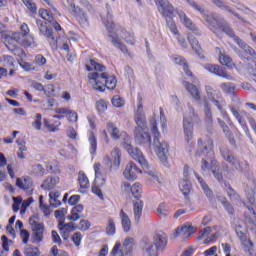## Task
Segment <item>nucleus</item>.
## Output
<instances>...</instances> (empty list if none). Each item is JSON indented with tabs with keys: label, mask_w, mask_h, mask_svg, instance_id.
Masks as SVG:
<instances>
[{
	"label": "nucleus",
	"mask_w": 256,
	"mask_h": 256,
	"mask_svg": "<svg viewBox=\"0 0 256 256\" xmlns=\"http://www.w3.org/2000/svg\"><path fill=\"white\" fill-rule=\"evenodd\" d=\"M206 21L208 23V29H210V31H212L216 37H221V35L225 33L228 35V37L234 39L235 43H237V45L240 47V50L238 51L239 57H241V59L244 61H247L248 71L253 73V75H256L255 50L251 46L247 45L245 41L235 35V31H233V28L229 26V23H227L225 19L213 16L206 19Z\"/></svg>",
	"instance_id": "obj_1"
},
{
	"label": "nucleus",
	"mask_w": 256,
	"mask_h": 256,
	"mask_svg": "<svg viewBox=\"0 0 256 256\" xmlns=\"http://www.w3.org/2000/svg\"><path fill=\"white\" fill-rule=\"evenodd\" d=\"M85 69L90 72L88 73V83L94 91L98 93H105L107 89L109 91H115L117 87V76L105 72V69H107L105 65L90 59L89 63L85 64Z\"/></svg>",
	"instance_id": "obj_2"
},
{
	"label": "nucleus",
	"mask_w": 256,
	"mask_h": 256,
	"mask_svg": "<svg viewBox=\"0 0 256 256\" xmlns=\"http://www.w3.org/2000/svg\"><path fill=\"white\" fill-rule=\"evenodd\" d=\"M154 1L160 15H162L164 19H174L175 13H176L181 23L184 25V27H186V29L194 33L196 37H201L202 35L201 30H199L197 25L193 23V20H191V18L187 17V14H185L183 10L174 8L173 4H171L169 0H154Z\"/></svg>",
	"instance_id": "obj_3"
},
{
	"label": "nucleus",
	"mask_w": 256,
	"mask_h": 256,
	"mask_svg": "<svg viewBox=\"0 0 256 256\" xmlns=\"http://www.w3.org/2000/svg\"><path fill=\"white\" fill-rule=\"evenodd\" d=\"M137 101L138 108L134 116V121L137 125L134 130L135 139L140 145H148L151 147V134H149L145 112H143V97L141 94H138Z\"/></svg>",
	"instance_id": "obj_4"
},
{
	"label": "nucleus",
	"mask_w": 256,
	"mask_h": 256,
	"mask_svg": "<svg viewBox=\"0 0 256 256\" xmlns=\"http://www.w3.org/2000/svg\"><path fill=\"white\" fill-rule=\"evenodd\" d=\"M152 135L154 137L153 145L156 147V153L159 157L161 163H167V155L169 154V144L166 142H159V137H161V133H159V129L157 128V120L152 118L150 121Z\"/></svg>",
	"instance_id": "obj_5"
},
{
	"label": "nucleus",
	"mask_w": 256,
	"mask_h": 256,
	"mask_svg": "<svg viewBox=\"0 0 256 256\" xmlns=\"http://www.w3.org/2000/svg\"><path fill=\"white\" fill-rule=\"evenodd\" d=\"M104 26L106 27V30L108 31V37L111 39L112 45L114 47H117L122 51V53H129V50L127 49V46L121 42V39H119V35L115 33V22H113V16L111 14H107V20L103 21Z\"/></svg>",
	"instance_id": "obj_6"
},
{
	"label": "nucleus",
	"mask_w": 256,
	"mask_h": 256,
	"mask_svg": "<svg viewBox=\"0 0 256 256\" xmlns=\"http://www.w3.org/2000/svg\"><path fill=\"white\" fill-rule=\"evenodd\" d=\"M220 155L222 159L229 163L236 171L243 172L245 171V169H249V162H247V160L240 161L239 159H237V157L233 155V152H231L229 148H221Z\"/></svg>",
	"instance_id": "obj_7"
},
{
	"label": "nucleus",
	"mask_w": 256,
	"mask_h": 256,
	"mask_svg": "<svg viewBox=\"0 0 256 256\" xmlns=\"http://www.w3.org/2000/svg\"><path fill=\"white\" fill-rule=\"evenodd\" d=\"M28 223L32 229V241L33 243H43L45 237V224L39 222L37 216H31Z\"/></svg>",
	"instance_id": "obj_8"
},
{
	"label": "nucleus",
	"mask_w": 256,
	"mask_h": 256,
	"mask_svg": "<svg viewBox=\"0 0 256 256\" xmlns=\"http://www.w3.org/2000/svg\"><path fill=\"white\" fill-rule=\"evenodd\" d=\"M129 154L131 155L132 159L137 161L139 165H141L142 169L144 170V173H147L150 175V177H153L156 179V181H159V178H157V172L149 170V162L147 159H145V155H143V152L139 150V148H132L129 150Z\"/></svg>",
	"instance_id": "obj_9"
},
{
	"label": "nucleus",
	"mask_w": 256,
	"mask_h": 256,
	"mask_svg": "<svg viewBox=\"0 0 256 256\" xmlns=\"http://www.w3.org/2000/svg\"><path fill=\"white\" fill-rule=\"evenodd\" d=\"M104 164L108 167V171H118L121 167V149L114 148L109 155L104 157Z\"/></svg>",
	"instance_id": "obj_10"
},
{
	"label": "nucleus",
	"mask_w": 256,
	"mask_h": 256,
	"mask_svg": "<svg viewBox=\"0 0 256 256\" xmlns=\"http://www.w3.org/2000/svg\"><path fill=\"white\" fill-rule=\"evenodd\" d=\"M22 38L23 35L21 32L13 33L12 36L6 35L4 38L5 47H7L9 51H17V49H19V45H21Z\"/></svg>",
	"instance_id": "obj_11"
},
{
	"label": "nucleus",
	"mask_w": 256,
	"mask_h": 256,
	"mask_svg": "<svg viewBox=\"0 0 256 256\" xmlns=\"http://www.w3.org/2000/svg\"><path fill=\"white\" fill-rule=\"evenodd\" d=\"M141 173H143V171L137 167V164H135V162H130L126 165L123 176L128 181H135L137 176L141 175Z\"/></svg>",
	"instance_id": "obj_12"
},
{
	"label": "nucleus",
	"mask_w": 256,
	"mask_h": 256,
	"mask_svg": "<svg viewBox=\"0 0 256 256\" xmlns=\"http://www.w3.org/2000/svg\"><path fill=\"white\" fill-rule=\"evenodd\" d=\"M204 68L206 69V71L212 73L213 75H217L218 77H222L223 79H228V81H233V76L229 75L223 67L217 64H206Z\"/></svg>",
	"instance_id": "obj_13"
},
{
	"label": "nucleus",
	"mask_w": 256,
	"mask_h": 256,
	"mask_svg": "<svg viewBox=\"0 0 256 256\" xmlns=\"http://www.w3.org/2000/svg\"><path fill=\"white\" fill-rule=\"evenodd\" d=\"M16 187L25 191V193H29V195L33 194V178L29 176H22L21 178H16Z\"/></svg>",
	"instance_id": "obj_14"
},
{
	"label": "nucleus",
	"mask_w": 256,
	"mask_h": 256,
	"mask_svg": "<svg viewBox=\"0 0 256 256\" xmlns=\"http://www.w3.org/2000/svg\"><path fill=\"white\" fill-rule=\"evenodd\" d=\"M124 189L125 191H130L135 201H141V197H143V188L141 187V183L136 182L132 186L129 183H124Z\"/></svg>",
	"instance_id": "obj_15"
},
{
	"label": "nucleus",
	"mask_w": 256,
	"mask_h": 256,
	"mask_svg": "<svg viewBox=\"0 0 256 256\" xmlns=\"http://www.w3.org/2000/svg\"><path fill=\"white\" fill-rule=\"evenodd\" d=\"M202 171H207V169H210L217 181L219 183H223V173L221 172V168L218 165L211 164L207 162V160L202 161L201 166Z\"/></svg>",
	"instance_id": "obj_16"
},
{
	"label": "nucleus",
	"mask_w": 256,
	"mask_h": 256,
	"mask_svg": "<svg viewBox=\"0 0 256 256\" xmlns=\"http://www.w3.org/2000/svg\"><path fill=\"white\" fill-rule=\"evenodd\" d=\"M58 228L64 241H67V239H69V233H73V231L77 230V226H75L73 222H59Z\"/></svg>",
	"instance_id": "obj_17"
},
{
	"label": "nucleus",
	"mask_w": 256,
	"mask_h": 256,
	"mask_svg": "<svg viewBox=\"0 0 256 256\" xmlns=\"http://www.w3.org/2000/svg\"><path fill=\"white\" fill-rule=\"evenodd\" d=\"M153 239L156 251H163L166 249L167 243H169V238H167V234L165 233L155 234Z\"/></svg>",
	"instance_id": "obj_18"
},
{
	"label": "nucleus",
	"mask_w": 256,
	"mask_h": 256,
	"mask_svg": "<svg viewBox=\"0 0 256 256\" xmlns=\"http://www.w3.org/2000/svg\"><path fill=\"white\" fill-rule=\"evenodd\" d=\"M216 53L219 55V63L228 67V69H235V63H233V58L229 55L223 53L220 47L215 48Z\"/></svg>",
	"instance_id": "obj_19"
},
{
	"label": "nucleus",
	"mask_w": 256,
	"mask_h": 256,
	"mask_svg": "<svg viewBox=\"0 0 256 256\" xmlns=\"http://www.w3.org/2000/svg\"><path fill=\"white\" fill-rule=\"evenodd\" d=\"M188 43L191 45L193 51H195L196 55H198L199 59H205V54L203 53V48L193 34H188Z\"/></svg>",
	"instance_id": "obj_20"
},
{
	"label": "nucleus",
	"mask_w": 256,
	"mask_h": 256,
	"mask_svg": "<svg viewBox=\"0 0 256 256\" xmlns=\"http://www.w3.org/2000/svg\"><path fill=\"white\" fill-rule=\"evenodd\" d=\"M183 85L186 91L189 93V95H191L193 99H195V101H201V90L199 87H197V85L187 81H184Z\"/></svg>",
	"instance_id": "obj_21"
},
{
	"label": "nucleus",
	"mask_w": 256,
	"mask_h": 256,
	"mask_svg": "<svg viewBox=\"0 0 256 256\" xmlns=\"http://www.w3.org/2000/svg\"><path fill=\"white\" fill-rule=\"evenodd\" d=\"M93 169L95 173L96 183H98V181H102V183H105L107 181L108 170H106L99 162L93 165Z\"/></svg>",
	"instance_id": "obj_22"
},
{
	"label": "nucleus",
	"mask_w": 256,
	"mask_h": 256,
	"mask_svg": "<svg viewBox=\"0 0 256 256\" xmlns=\"http://www.w3.org/2000/svg\"><path fill=\"white\" fill-rule=\"evenodd\" d=\"M248 211L244 213V217L248 225L250 226L251 231L256 229V210L254 206H247Z\"/></svg>",
	"instance_id": "obj_23"
},
{
	"label": "nucleus",
	"mask_w": 256,
	"mask_h": 256,
	"mask_svg": "<svg viewBox=\"0 0 256 256\" xmlns=\"http://www.w3.org/2000/svg\"><path fill=\"white\" fill-rule=\"evenodd\" d=\"M72 13L80 25H83L89 21L87 10H84L79 6H74L72 8Z\"/></svg>",
	"instance_id": "obj_24"
},
{
	"label": "nucleus",
	"mask_w": 256,
	"mask_h": 256,
	"mask_svg": "<svg viewBox=\"0 0 256 256\" xmlns=\"http://www.w3.org/2000/svg\"><path fill=\"white\" fill-rule=\"evenodd\" d=\"M172 61L175 65H182L183 71L187 77H193V72L189 68V63H187V59H185V57L175 55L172 57Z\"/></svg>",
	"instance_id": "obj_25"
},
{
	"label": "nucleus",
	"mask_w": 256,
	"mask_h": 256,
	"mask_svg": "<svg viewBox=\"0 0 256 256\" xmlns=\"http://www.w3.org/2000/svg\"><path fill=\"white\" fill-rule=\"evenodd\" d=\"M183 127L185 140L187 143H191L193 139V118L187 119V117H184Z\"/></svg>",
	"instance_id": "obj_26"
},
{
	"label": "nucleus",
	"mask_w": 256,
	"mask_h": 256,
	"mask_svg": "<svg viewBox=\"0 0 256 256\" xmlns=\"http://www.w3.org/2000/svg\"><path fill=\"white\" fill-rule=\"evenodd\" d=\"M44 127L49 131V133H57L61 127V121L57 118H44Z\"/></svg>",
	"instance_id": "obj_27"
},
{
	"label": "nucleus",
	"mask_w": 256,
	"mask_h": 256,
	"mask_svg": "<svg viewBox=\"0 0 256 256\" xmlns=\"http://www.w3.org/2000/svg\"><path fill=\"white\" fill-rule=\"evenodd\" d=\"M237 237L240 239L242 245L244 246V251L251 253L253 251V242L247 239V234L239 229H236Z\"/></svg>",
	"instance_id": "obj_28"
},
{
	"label": "nucleus",
	"mask_w": 256,
	"mask_h": 256,
	"mask_svg": "<svg viewBox=\"0 0 256 256\" xmlns=\"http://www.w3.org/2000/svg\"><path fill=\"white\" fill-rule=\"evenodd\" d=\"M143 207H145L143 200H135L133 202V213L136 223H140L141 221V217L143 216Z\"/></svg>",
	"instance_id": "obj_29"
},
{
	"label": "nucleus",
	"mask_w": 256,
	"mask_h": 256,
	"mask_svg": "<svg viewBox=\"0 0 256 256\" xmlns=\"http://www.w3.org/2000/svg\"><path fill=\"white\" fill-rule=\"evenodd\" d=\"M78 183L80 185V193H87V189L91 187V184L89 183V178L87 177V174L85 172L80 171L78 173Z\"/></svg>",
	"instance_id": "obj_30"
},
{
	"label": "nucleus",
	"mask_w": 256,
	"mask_h": 256,
	"mask_svg": "<svg viewBox=\"0 0 256 256\" xmlns=\"http://www.w3.org/2000/svg\"><path fill=\"white\" fill-rule=\"evenodd\" d=\"M198 148L201 153H208L209 151H213V139L211 137H207L206 139L198 140Z\"/></svg>",
	"instance_id": "obj_31"
},
{
	"label": "nucleus",
	"mask_w": 256,
	"mask_h": 256,
	"mask_svg": "<svg viewBox=\"0 0 256 256\" xmlns=\"http://www.w3.org/2000/svg\"><path fill=\"white\" fill-rule=\"evenodd\" d=\"M229 109L232 113V115L237 119L239 125H241L242 129L245 131V133H249V127L247 126V123L243 119V116L239 113V110L233 106H229Z\"/></svg>",
	"instance_id": "obj_32"
},
{
	"label": "nucleus",
	"mask_w": 256,
	"mask_h": 256,
	"mask_svg": "<svg viewBox=\"0 0 256 256\" xmlns=\"http://www.w3.org/2000/svg\"><path fill=\"white\" fill-rule=\"evenodd\" d=\"M193 233H195V227L191 223L176 229V235H182L183 237H191Z\"/></svg>",
	"instance_id": "obj_33"
},
{
	"label": "nucleus",
	"mask_w": 256,
	"mask_h": 256,
	"mask_svg": "<svg viewBox=\"0 0 256 256\" xmlns=\"http://www.w3.org/2000/svg\"><path fill=\"white\" fill-rule=\"evenodd\" d=\"M45 38L53 51H57V49H59V37L55 35V32H53V30L46 34Z\"/></svg>",
	"instance_id": "obj_34"
},
{
	"label": "nucleus",
	"mask_w": 256,
	"mask_h": 256,
	"mask_svg": "<svg viewBox=\"0 0 256 256\" xmlns=\"http://www.w3.org/2000/svg\"><path fill=\"white\" fill-rule=\"evenodd\" d=\"M120 219L122 223V228L125 233H129L131 231V219L129 215L126 214L125 210H120Z\"/></svg>",
	"instance_id": "obj_35"
},
{
	"label": "nucleus",
	"mask_w": 256,
	"mask_h": 256,
	"mask_svg": "<svg viewBox=\"0 0 256 256\" xmlns=\"http://www.w3.org/2000/svg\"><path fill=\"white\" fill-rule=\"evenodd\" d=\"M106 129L108 133H110V137H112L115 141H117V139H121V131L117 128L115 123L108 122L106 124Z\"/></svg>",
	"instance_id": "obj_36"
},
{
	"label": "nucleus",
	"mask_w": 256,
	"mask_h": 256,
	"mask_svg": "<svg viewBox=\"0 0 256 256\" xmlns=\"http://www.w3.org/2000/svg\"><path fill=\"white\" fill-rule=\"evenodd\" d=\"M58 183L59 178L48 177L43 181L41 187L44 191H51V189H55V187H57Z\"/></svg>",
	"instance_id": "obj_37"
},
{
	"label": "nucleus",
	"mask_w": 256,
	"mask_h": 256,
	"mask_svg": "<svg viewBox=\"0 0 256 256\" xmlns=\"http://www.w3.org/2000/svg\"><path fill=\"white\" fill-rule=\"evenodd\" d=\"M83 205L78 204L71 210V215L68 216L69 221H79L81 219V213H83Z\"/></svg>",
	"instance_id": "obj_38"
},
{
	"label": "nucleus",
	"mask_w": 256,
	"mask_h": 256,
	"mask_svg": "<svg viewBox=\"0 0 256 256\" xmlns=\"http://www.w3.org/2000/svg\"><path fill=\"white\" fill-rule=\"evenodd\" d=\"M88 141L90 143L89 151L91 155H95L97 153V137L92 130L88 131Z\"/></svg>",
	"instance_id": "obj_39"
},
{
	"label": "nucleus",
	"mask_w": 256,
	"mask_h": 256,
	"mask_svg": "<svg viewBox=\"0 0 256 256\" xmlns=\"http://www.w3.org/2000/svg\"><path fill=\"white\" fill-rule=\"evenodd\" d=\"M103 185H105V182H103V181L97 182V179H95L92 184V193H94V195H97V197H99V199H101V201H103V199H104L103 191L101 190Z\"/></svg>",
	"instance_id": "obj_40"
},
{
	"label": "nucleus",
	"mask_w": 256,
	"mask_h": 256,
	"mask_svg": "<svg viewBox=\"0 0 256 256\" xmlns=\"http://www.w3.org/2000/svg\"><path fill=\"white\" fill-rule=\"evenodd\" d=\"M195 177L198 180V183H200L206 197H208L209 199H211V197H213V190H211V188H209V185H207V183L205 182V180H203L201 178V176H199V174L195 173Z\"/></svg>",
	"instance_id": "obj_41"
},
{
	"label": "nucleus",
	"mask_w": 256,
	"mask_h": 256,
	"mask_svg": "<svg viewBox=\"0 0 256 256\" xmlns=\"http://www.w3.org/2000/svg\"><path fill=\"white\" fill-rule=\"evenodd\" d=\"M212 3L213 5H216V7H218L219 9H224L225 11H228V13H232L234 17L241 19V16H239L237 12L233 11L231 7L225 5V2H223V0H213Z\"/></svg>",
	"instance_id": "obj_42"
},
{
	"label": "nucleus",
	"mask_w": 256,
	"mask_h": 256,
	"mask_svg": "<svg viewBox=\"0 0 256 256\" xmlns=\"http://www.w3.org/2000/svg\"><path fill=\"white\" fill-rule=\"evenodd\" d=\"M121 33L124 41L128 45H135V34L133 32H129L127 29L121 28Z\"/></svg>",
	"instance_id": "obj_43"
},
{
	"label": "nucleus",
	"mask_w": 256,
	"mask_h": 256,
	"mask_svg": "<svg viewBox=\"0 0 256 256\" xmlns=\"http://www.w3.org/2000/svg\"><path fill=\"white\" fill-rule=\"evenodd\" d=\"M179 189L184 197H189V194L191 193V182H189V180L180 181Z\"/></svg>",
	"instance_id": "obj_44"
},
{
	"label": "nucleus",
	"mask_w": 256,
	"mask_h": 256,
	"mask_svg": "<svg viewBox=\"0 0 256 256\" xmlns=\"http://www.w3.org/2000/svg\"><path fill=\"white\" fill-rule=\"evenodd\" d=\"M117 233V226L115 225V220L112 217L107 219L106 224V235L111 236Z\"/></svg>",
	"instance_id": "obj_45"
},
{
	"label": "nucleus",
	"mask_w": 256,
	"mask_h": 256,
	"mask_svg": "<svg viewBox=\"0 0 256 256\" xmlns=\"http://www.w3.org/2000/svg\"><path fill=\"white\" fill-rule=\"evenodd\" d=\"M36 25L41 33V35H43L44 37L50 32L53 31V29L49 28V26H47V22L43 21V20H36Z\"/></svg>",
	"instance_id": "obj_46"
},
{
	"label": "nucleus",
	"mask_w": 256,
	"mask_h": 256,
	"mask_svg": "<svg viewBox=\"0 0 256 256\" xmlns=\"http://www.w3.org/2000/svg\"><path fill=\"white\" fill-rule=\"evenodd\" d=\"M24 255L25 256H39L41 255V252L39 251V248L28 244L24 248Z\"/></svg>",
	"instance_id": "obj_47"
},
{
	"label": "nucleus",
	"mask_w": 256,
	"mask_h": 256,
	"mask_svg": "<svg viewBox=\"0 0 256 256\" xmlns=\"http://www.w3.org/2000/svg\"><path fill=\"white\" fill-rule=\"evenodd\" d=\"M53 111L54 113H56L55 115L52 116L53 119H58L61 121V119H65V117H67L68 108L58 107V108H55Z\"/></svg>",
	"instance_id": "obj_48"
},
{
	"label": "nucleus",
	"mask_w": 256,
	"mask_h": 256,
	"mask_svg": "<svg viewBox=\"0 0 256 256\" xmlns=\"http://www.w3.org/2000/svg\"><path fill=\"white\" fill-rule=\"evenodd\" d=\"M220 88L222 89V91H224V93H226L227 95H235V84L231 83V82H227V83H222L220 84Z\"/></svg>",
	"instance_id": "obj_49"
},
{
	"label": "nucleus",
	"mask_w": 256,
	"mask_h": 256,
	"mask_svg": "<svg viewBox=\"0 0 256 256\" xmlns=\"http://www.w3.org/2000/svg\"><path fill=\"white\" fill-rule=\"evenodd\" d=\"M205 91L210 101H215V99H219V91L213 89V87L207 85L205 86Z\"/></svg>",
	"instance_id": "obj_50"
},
{
	"label": "nucleus",
	"mask_w": 256,
	"mask_h": 256,
	"mask_svg": "<svg viewBox=\"0 0 256 256\" xmlns=\"http://www.w3.org/2000/svg\"><path fill=\"white\" fill-rule=\"evenodd\" d=\"M39 16L41 17V19H44V21H48V23H50L51 21H53L55 19V17L53 16V13H51V11H49L47 9H43V8H41L39 10Z\"/></svg>",
	"instance_id": "obj_51"
},
{
	"label": "nucleus",
	"mask_w": 256,
	"mask_h": 256,
	"mask_svg": "<svg viewBox=\"0 0 256 256\" xmlns=\"http://www.w3.org/2000/svg\"><path fill=\"white\" fill-rule=\"evenodd\" d=\"M204 113H205L206 123L208 124L213 123V112H211V105H209V102H205Z\"/></svg>",
	"instance_id": "obj_52"
},
{
	"label": "nucleus",
	"mask_w": 256,
	"mask_h": 256,
	"mask_svg": "<svg viewBox=\"0 0 256 256\" xmlns=\"http://www.w3.org/2000/svg\"><path fill=\"white\" fill-rule=\"evenodd\" d=\"M166 19V25L171 31L173 35H179V29H177V23H175V20L173 18H165Z\"/></svg>",
	"instance_id": "obj_53"
},
{
	"label": "nucleus",
	"mask_w": 256,
	"mask_h": 256,
	"mask_svg": "<svg viewBox=\"0 0 256 256\" xmlns=\"http://www.w3.org/2000/svg\"><path fill=\"white\" fill-rule=\"evenodd\" d=\"M31 15H37V4L33 0H22Z\"/></svg>",
	"instance_id": "obj_54"
},
{
	"label": "nucleus",
	"mask_w": 256,
	"mask_h": 256,
	"mask_svg": "<svg viewBox=\"0 0 256 256\" xmlns=\"http://www.w3.org/2000/svg\"><path fill=\"white\" fill-rule=\"evenodd\" d=\"M49 197L51 200L52 207H60L61 206V202L59 201V197H60L59 192H57V191L50 192Z\"/></svg>",
	"instance_id": "obj_55"
},
{
	"label": "nucleus",
	"mask_w": 256,
	"mask_h": 256,
	"mask_svg": "<svg viewBox=\"0 0 256 256\" xmlns=\"http://www.w3.org/2000/svg\"><path fill=\"white\" fill-rule=\"evenodd\" d=\"M66 119L67 121H69V123H77V121H79V114H77L75 110H71L70 108H68Z\"/></svg>",
	"instance_id": "obj_56"
},
{
	"label": "nucleus",
	"mask_w": 256,
	"mask_h": 256,
	"mask_svg": "<svg viewBox=\"0 0 256 256\" xmlns=\"http://www.w3.org/2000/svg\"><path fill=\"white\" fill-rule=\"evenodd\" d=\"M35 43V39L31 35L24 36L20 38V45L22 47H31V44Z\"/></svg>",
	"instance_id": "obj_57"
},
{
	"label": "nucleus",
	"mask_w": 256,
	"mask_h": 256,
	"mask_svg": "<svg viewBox=\"0 0 256 256\" xmlns=\"http://www.w3.org/2000/svg\"><path fill=\"white\" fill-rule=\"evenodd\" d=\"M33 63L36 67H43L47 65V58L43 54H38L35 56Z\"/></svg>",
	"instance_id": "obj_58"
},
{
	"label": "nucleus",
	"mask_w": 256,
	"mask_h": 256,
	"mask_svg": "<svg viewBox=\"0 0 256 256\" xmlns=\"http://www.w3.org/2000/svg\"><path fill=\"white\" fill-rule=\"evenodd\" d=\"M20 67H22L24 71H39V67H37L34 62L29 63V62L22 61L20 62Z\"/></svg>",
	"instance_id": "obj_59"
},
{
	"label": "nucleus",
	"mask_w": 256,
	"mask_h": 256,
	"mask_svg": "<svg viewBox=\"0 0 256 256\" xmlns=\"http://www.w3.org/2000/svg\"><path fill=\"white\" fill-rule=\"evenodd\" d=\"M12 210L14 213H19V209H21V203H23V198L21 196L13 197Z\"/></svg>",
	"instance_id": "obj_60"
},
{
	"label": "nucleus",
	"mask_w": 256,
	"mask_h": 256,
	"mask_svg": "<svg viewBox=\"0 0 256 256\" xmlns=\"http://www.w3.org/2000/svg\"><path fill=\"white\" fill-rule=\"evenodd\" d=\"M31 169L34 175H38L40 177H43V175H45V168L41 164L32 165Z\"/></svg>",
	"instance_id": "obj_61"
},
{
	"label": "nucleus",
	"mask_w": 256,
	"mask_h": 256,
	"mask_svg": "<svg viewBox=\"0 0 256 256\" xmlns=\"http://www.w3.org/2000/svg\"><path fill=\"white\" fill-rule=\"evenodd\" d=\"M96 111L98 113H105L107 111V102L103 99L96 102Z\"/></svg>",
	"instance_id": "obj_62"
},
{
	"label": "nucleus",
	"mask_w": 256,
	"mask_h": 256,
	"mask_svg": "<svg viewBox=\"0 0 256 256\" xmlns=\"http://www.w3.org/2000/svg\"><path fill=\"white\" fill-rule=\"evenodd\" d=\"M71 241L74 243L75 247H79L81 241H83V234H81V232L74 233L71 237Z\"/></svg>",
	"instance_id": "obj_63"
},
{
	"label": "nucleus",
	"mask_w": 256,
	"mask_h": 256,
	"mask_svg": "<svg viewBox=\"0 0 256 256\" xmlns=\"http://www.w3.org/2000/svg\"><path fill=\"white\" fill-rule=\"evenodd\" d=\"M79 231H89L91 228V222L88 220H80L78 226H76Z\"/></svg>",
	"instance_id": "obj_64"
}]
</instances>
